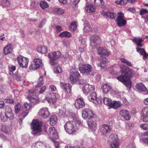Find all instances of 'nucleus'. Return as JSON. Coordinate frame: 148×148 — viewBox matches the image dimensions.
Instances as JSON below:
<instances>
[{"instance_id":"obj_1","label":"nucleus","mask_w":148,"mask_h":148,"mask_svg":"<svg viewBox=\"0 0 148 148\" xmlns=\"http://www.w3.org/2000/svg\"><path fill=\"white\" fill-rule=\"evenodd\" d=\"M103 14L104 15L112 19H115L117 16L116 13L109 12H107ZM116 21L117 24L120 27L124 26L126 24L127 21L125 19L124 14L121 12L118 13Z\"/></svg>"},{"instance_id":"obj_2","label":"nucleus","mask_w":148,"mask_h":148,"mask_svg":"<svg viewBox=\"0 0 148 148\" xmlns=\"http://www.w3.org/2000/svg\"><path fill=\"white\" fill-rule=\"evenodd\" d=\"M82 125V123L80 120L69 121L66 123L64 125V127L67 133L72 134L78 130L79 125Z\"/></svg>"},{"instance_id":"obj_3","label":"nucleus","mask_w":148,"mask_h":148,"mask_svg":"<svg viewBox=\"0 0 148 148\" xmlns=\"http://www.w3.org/2000/svg\"><path fill=\"white\" fill-rule=\"evenodd\" d=\"M0 117L1 120L3 121L12 120L14 117V115L11 108L8 106L6 107L4 113H1Z\"/></svg>"},{"instance_id":"obj_4","label":"nucleus","mask_w":148,"mask_h":148,"mask_svg":"<svg viewBox=\"0 0 148 148\" xmlns=\"http://www.w3.org/2000/svg\"><path fill=\"white\" fill-rule=\"evenodd\" d=\"M42 125L39 121L37 120H34L32 122L31 128L32 134L33 135H37L42 132Z\"/></svg>"},{"instance_id":"obj_5","label":"nucleus","mask_w":148,"mask_h":148,"mask_svg":"<svg viewBox=\"0 0 148 148\" xmlns=\"http://www.w3.org/2000/svg\"><path fill=\"white\" fill-rule=\"evenodd\" d=\"M31 104H28L27 103H24V107L23 108V112L19 116L18 119V122L20 124L24 118L27 115L29 112V110L31 108Z\"/></svg>"},{"instance_id":"obj_6","label":"nucleus","mask_w":148,"mask_h":148,"mask_svg":"<svg viewBox=\"0 0 148 148\" xmlns=\"http://www.w3.org/2000/svg\"><path fill=\"white\" fill-rule=\"evenodd\" d=\"M61 53L60 51H58L50 53L48 55V57L50 60V63L51 65H54L57 64V62L55 60L60 58Z\"/></svg>"},{"instance_id":"obj_7","label":"nucleus","mask_w":148,"mask_h":148,"mask_svg":"<svg viewBox=\"0 0 148 148\" xmlns=\"http://www.w3.org/2000/svg\"><path fill=\"white\" fill-rule=\"evenodd\" d=\"M121 73L124 75H121L119 76L123 77L124 78L130 79L134 74L135 72L128 67L123 66L121 68Z\"/></svg>"},{"instance_id":"obj_8","label":"nucleus","mask_w":148,"mask_h":148,"mask_svg":"<svg viewBox=\"0 0 148 148\" xmlns=\"http://www.w3.org/2000/svg\"><path fill=\"white\" fill-rule=\"evenodd\" d=\"M82 116L84 119L88 118L89 120L96 117V115L90 109L86 108L83 109L82 111Z\"/></svg>"},{"instance_id":"obj_9","label":"nucleus","mask_w":148,"mask_h":148,"mask_svg":"<svg viewBox=\"0 0 148 148\" xmlns=\"http://www.w3.org/2000/svg\"><path fill=\"white\" fill-rule=\"evenodd\" d=\"M92 69L91 66L89 64L83 63L80 65L79 69L81 72L84 74H88L91 72Z\"/></svg>"},{"instance_id":"obj_10","label":"nucleus","mask_w":148,"mask_h":148,"mask_svg":"<svg viewBox=\"0 0 148 148\" xmlns=\"http://www.w3.org/2000/svg\"><path fill=\"white\" fill-rule=\"evenodd\" d=\"M44 130L47 134L49 136H50L51 138L55 139H57L58 138V137L56 130L54 127H50L48 130H47V128L45 127L44 128Z\"/></svg>"},{"instance_id":"obj_11","label":"nucleus","mask_w":148,"mask_h":148,"mask_svg":"<svg viewBox=\"0 0 148 148\" xmlns=\"http://www.w3.org/2000/svg\"><path fill=\"white\" fill-rule=\"evenodd\" d=\"M17 62L20 66L22 68L27 67L29 62V59L21 56H19L16 59Z\"/></svg>"},{"instance_id":"obj_12","label":"nucleus","mask_w":148,"mask_h":148,"mask_svg":"<svg viewBox=\"0 0 148 148\" xmlns=\"http://www.w3.org/2000/svg\"><path fill=\"white\" fill-rule=\"evenodd\" d=\"M90 45L92 47H95L99 45L101 41V38L98 35L95 34L92 35L90 38Z\"/></svg>"},{"instance_id":"obj_13","label":"nucleus","mask_w":148,"mask_h":148,"mask_svg":"<svg viewBox=\"0 0 148 148\" xmlns=\"http://www.w3.org/2000/svg\"><path fill=\"white\" fill-rule=\"evenodd\" d=\"M42 64V61L40 59L35 58L33 63L29 66V69L31 71L35 70L39 68Z\"/></svg>"},{"instance_id":"obj_14","label":"nucleus","mask_w":148,"mask_h":148,"mask_svg":"<svg viewBox=\"0 0 148 148\" xmlns=\"http://www.w3.org/2000/svg\"><path fill=\"white\" fill-rule=\"evenodd\" d=\"M111 129V128L109 125L104 124L100 129V134L101 136H105L106 134L110 132Z\"/></svg>"},{"instance_id":"obj_15","label":"nucleus","mask_w":148,"mask_h":148,"mask_svg":"<svg viewBox=\"0 0 148 148\" xmlns=\"http://www.w3.org/2000/svg\"><path fill=\"white\" fill-rule=\"evenodd\" d=\"M116 78L118 80L122 82L128 88H131L132 83L130 79L124 78L121 76H118Z\"/></svg>"},{"instance_id":"obj_16","label":"nucleus","mask_w":148,"mask_h":148,"mask_svg":"<svg viewBox=\"0 0 148 148\" xmlns=\"http://www.w3.org/2000/svg\"><path fill=\"white\" fill-rule=\"evenodd\" d=\"M82 88L83 93L87 95L90 92L94 90L95 87L92 85L87 84L83 86Z\"/></svg>"},{"instance_id":"obj_17","label":"nucleus","mask_w":148,"mask_h":148,"mask_svg":"<svg viewBox=\"0 0 148 148\" xmlns=\"http://www.w3.org/2000/svg\"><path fill=\"white\" fill-rule=\"evenodd\" d=\"M32 148H50L45 143L42 142H38L33 144Z\"/></svg>"},{"instance_id":"obj_18","label":"nucleus","mask_w":148,"mask_h":148,"mask_svg":"<svg viewBox=\"0 0 148 148\" xmlns=\"http://www.w3.org/2000/svg\"><path fill=\"white\" fill-rule=\"evenodd\" d=\"M80 76V74L77 71L72 72L70 75V79L71 83L74 84Z\"/></svg>"},{"instance_id":"obj_19","label":"nucleus","mask_w":148,"mask_h":148,"mask_svg":"<svg viewBox=\"0 0 148 148\" xmlns=\"http://www.w3.org/2000/svg\"><path fill=\"white\" fill-rule=\"evenodd\" d=\"M39 115L44 118L49 116V113L48 108L46 107L43 108L41 109L39 112Z\"/></svg>"},{"instance_id":"obj_20","label":"nucleus","mask_w":148,"mask_h":148,"mask_svg":"<svg viewBox=\"0 0 148 148\" xmlns=\"http://www.w3.org/2000/svg\"><path fill=\"white\" fill-rule=\"evenodd\" d=\"M75 105L77 108H80L85 106L84 102L82 98L77 99L75 101Z\"/></svg>"},{"instance_id":"obj_21","label":"nucleus","mask_w":148,"mask_h":148,"mask_svg":"<svg viewBox=\"0 0 148 148\" xmlns=\"http://www.w3.org/2000/svg\"><path fill=\"white\" fill-rule=\"evenodd\" d=\"M120 114L126 120H129L130 118V115L128 110H122L120 112Z\"/></svg>"},{"instance_id":"obj_22","label":"nucleus","mask_w":148,"mask_h":148,"mask_svg":"<svg viewBox=\"0 0 148 148\" xmlns=\"http://www.w3.org/2000/svg\"><path fill=\"white\" fill-rule=\"evenodd\" d=\"M87 124L90 129L92 131H95L97 129V124L93 120H89L87 121Z\"/></svg>"},{"instance_id":"obj_23","label":"nucleus","mask_w":148,"mask_h":148,"mask_svg":"<svg viewBox=\"0 0 148 148\" xmlns=\"http://www.w3.org/2000/svg\"><path fill=\"white\" fill-rule=\"evenodd\" d=\"M88 99L90 101L95 104H97L99 103L97 98L96 93L95 92L90 94L88 97Z\"/></svg>"},{"instance_id":"obj_24","label":"nucleus","mask_w":148,"mask_h":148,"mask_svg":"<svg viewBox=\"0 0 148 148\" xmlns=\"http://www.w3.org/2000/svg\"><path fill=\"white\" fill-rule=\"evenodd\" d=\"M143 114V121L144 122H148V107L144 108L142 111Z\"/></svg>"},{"instance_id":"obj_25","label":"nucleus","mask_w":148,"mask_h":148,"mask_svg":"<svg viewBox=\"0 0 148 148\" xmlns=\"http://www.w3.org/2000/svg\"><path fill=\"white\" fill-rule=\"evenodd\" d=\"M135 87L139 92H145L147 90V88L145 85L141 82L137 83Z\"/></svg>"},{"instance_id":"obj_26","label":"nucleus","mask_w":148,"mask_h":148,"mask_svg":"<svg viewBox=\"0 0 148 148\" xmlns=\"http://www.w3.org/2000/svg\"><path fill=\"white\" fill-rule=\"evenodd\" d=\"M111 89V86L107 84H106L101 87L100 90L103 93H106L110 90Z\"/></svg>"},{"instance_id":"obj_27","label":"nucleus","mask_w":148,"mask_h":148,"mask_svg":"<svg viewBox=\"0 0 148 148\" xmlns=\"http://www.w3.org/2000/svg\"><path fill=\"white\" fill-rule=\"evenodd\" d=\"M97 51L99 55L106 56L110 54V52L108 50L103 48H99Z\"/></svg>"},{"instance_id":"obj_28","label":"nucleus","mask_w":148,"mask_h":148,"mask_svg":"<svg viewBox=\"0 0 148 148\" xmlns=\"http://www.w3.org/2000/svg\"><path fill=\"white\" fill-rule=\"evenodd\" d=\"M49 121L50 124L53 126L57 123L58 121V118L56 115H53L50 117Z\"/></svg>"},{"instance_id":"obj_29","label":"nucleus","mask_w":148,"mask_h":148,"mask_svg":"<svg viewBox=\"0 0 148 148\" xmlns=\"http://www.w3.org/2000/svg\"><path fill=\"white\" fill-rule=\"evenodd\" d=\"M12 51V49L11 48V44H9L7 45L4 48L3 53L4 54L7 55L10 53Z\"/></svg>"},{"instance_id":"obj_30","label":"nucleus","mask_w":148,"mask_h":148,"mask_svg":"<svg viewBox=\"0 0 148 148\" xmlns=\"http://www.w3.org/2000/svg\"><path fill=\"white\" fill-rule=\"evenodd\" d=\"M109 140L111 143L119 142L117 135L115 134H111L110 136Z\"/></svg>"},{"instance_id":"obj_31","label":"nucleus","mask_w":148,"mask_h":148,"mask_svg":"<svg viewBox=\"0 0 148 148\" xmlns=\"http://www.w3.org/2000/svg\"><path fill=\"white\" fill-rule=\"evenodd\" d=\"M110 107L114 109H117L121 105V104L120 101H113L112 102Z\"/></svg>"},{"instance_id":"obj_32","label":"nucleus","mask_w":148,"mask_h":148,"mask_svg":"<svg viewBox=\"0 0 148 148\" xmlns=\"http://www.w3.org/2000/svg\"><path fill=\"white\" fill-rule=\"evenodd\" d=\"M1 131L5 133H8L10 131V127L7 125H2L1 127Z\"/></svg>"},{"instance_id":"obj_33","label":"nucleus","mask_w":148,"mask_h":148,"mask_svg":"<svg viewBox=\"0 0 148 148\" xmlns=\"http://www.w3.org/2000/svg\"><path fill=\"white\" fill-rule=\"evenodd\" d=\"M133 41H134L137 45L138 47L143 46L141 43L143 41V40L141 38L135 37L133 39Z\"/></svg>"},{"instance_id":"obj_34","label":"nucleus","mask_w":148,"mask_h":148,"mask_svg":"<svg viewBox=\"0 0 148 148\" xmlns=\"http://www.w3.org/2000/svg\"><path fill=\"white\" fill-rule=\"evenodd\" d=\"M61 84L63 88L65 89L67 92H71V86L70 84L64 83H61Z\"/></svg>"},{"instance_id":"obj_35","label":"nucleus","mask_w":148,"mask_h":148,"mask_svg":"<svg viewBox=\"0 0 148 148\" xmlns=\"http://www.w3.org/2000/svg\"><path fill=\"white\" fill-rule=\"evenodd\" d=\"M27 98L29 99L30 101L34 104L37 103L38 101V98L36 96H35L34 97V96L29 95L27 97Z\"/></svg>"},{"instance_id":"obj_36","label":"nucleus","mask_w":148,"mask_h":148,"mask_svg":"<svg viewBox=\"0 0 148 148\" xmlns=\"http://www.w3.org/2000/svg\"><path fill=\"white\" fill-rule=\"evenodd\" d=\"M77 28V23L75 22L72 23L69 27L70 30L72 32H74L76 30Z\"/></svg>"},{"instance_id":"obj_37","label":"nucleus","mask_w":148,"mask_h":148,"mask_svg":"<svg viewBox=\"0 0 148 148\" xmlns=\"http://www.w3.org/2000/svg\"><path fill=\"white\" fill-rule=\"evenodd\" d=\"M37 51L38 52L41 53H45L47 51V48L45 46L38 47L37 48Z\"/></svg>"},{"instance_id":"obj_38","label":"nucleus","mask_w":148,"mask_h":148,"mask_svg":"<svg viewBox=\"0 0 148 148\" xmlns=\"http://www.w3.org/2000/svg\"><path fill=\"white\" fill-rule=\"evenodd\" d=\"M95 8L94 5H90L86 6V10L88 12L92 13L95 11Z\"/></svg>"},{"instance_id":"obj_39","label":"nucleus","mask_w":148,"mask_h":148,"mask_svg":"<svg viewBox=\"0 0 148 148\" xmlns=\"http://www.w3.org/2000/svg\"><path fill=\"white\" fill-rule=\"evenodd\" d=\"M0 4L3 7H8L10 5L8 0H0Z\"/></svg>"},{"instance_id":"obj_40","label":"nucleus","mask_w":148,"mask_h":148,"mask_svg":"<svg viewBox=\"0 0 148 148\" xmlns=\"http://www.w3.org/2000/svg\"><path fill=\"white\" fill-rule=\"evenodd\" d=\"M84 24V31L86 32H89L91 30L90 24L87 22H85Z\"/></svg>"},{"instance_id":"obj_41","label":"nucleus","mask_w":148,"mask_h":148,"mask_svg":"<svg viewBox=\"0 0 148 148\" xmlns=\"http://www.w3.org/2000/svg\"><path fill=\"white\" fill-rule=\"evenodd\" d=\"M128 2L127 0H117L115 1V3L117 5H125Z\"/></svg>"},{"instance_id":"obj_42","label":"nucleus","mask_w":148,"mask_h":148,"mask_svg":"<svg viewBox=\"0 0 148 148\" xmlns=\"http://www.w3.org/2000/svg\"><path fill=\"white\" fill-rule=\"evenodd\" d=\"M103 101L105 105L110 106V105L111 104L112 101H111V100L109 98L105 97L103 99Z\"/></svg>"},{"instance_id":"obj_43","label":"nucleus","mask_w":148,"mask_h":148,"mask_svg":"<svg viewBox=\"0 0 148 148\" xmlns=\"http://www.w3.org/2000/svg\"><path fill=\"white\" fill-rule=\"evenodd\" d=\"M106 62L105 60H102L99 63H98V66L100 67L101 69L106 68L107 67Z\"/></svg>"},{"instance_id":"obj_44","label":"nucleus","mask_w":148,"mask_h":148,"mask_svg":"<svg viewBox=\"0 0 148 148\" xmlns=\"http://www.w3.org/2000/svg\"><path fill=\"white\" fill-rule=\"evenodd\" d=\"M40 5L42 9H45L49 7V5L47 3L44 1H41L40 2Z\"/></svg>"},{"instance_id":"obj_45","label":"nucleus","mask_w":148,"mask_h":148,"mask_svg":"<svg viewBox=\"0 0 148 148\" xmlns=\"http://www.w3.org/2000/svg\"><path fill=\"white\" fill-rule=\"evenodd\" d=\"M59 35L62 37H70L71 36V34L67 32H63L61 33Z\"/></svg>"},{"instance_id":"obj_46","label":"nucleus","mask_w":148,"mask_h":148,"mask_svg":"<svg viewBox=\"0 0 148 148\" xmlns=\"http://www.w3.org/2000/svg\"><path fill=\"white\" fill-rule=\"evenodd\" d=\"M45 100H47V102L50 104H53L56 102V100L55 99L53 96L51 97L48 98L46 97Z\"/></svg>"},{"instance_id":"obj_47","label":"nucleus","mask_w":148,"mask_h":148,"mask_svg":"<svg viewBox=\"0 0 148 148\" xmlns=\"http://www.w3.org/2000/svg\"><path fill=\"white\" fill-rule=\"evenodd\" d=\"M43 79V77L42 76H41L40 77L38 81L40 82V83L39 82H37V84L36 86V87L37 88L39 87L43 84L44 83Z\"/></svg>"},{"instance_id":"obj_48","label":"nucleus","mask_w":148,"mask_h":148,"mask_svg":"<svg viewBox=\"0 0 148 148\" xmlns=\"http://www.w3.org/2000/svg\"><path fill=\"white\" fill-rule=\"evenodd\" d=\"M21 108V106L19 103H18L15 106V112L16 114L18 113Z\"/></svg>"},{"instance_id":"obj_49","label":"nucleus","mask_w":148,"mask_h":148,"mask_svg":"<svg viewBox=\"0 0 148 148\" xmlns=\"http://www.w3.org/2000/svg\"><path fill=\"white\" fill-rule=\"evenodd\" d=\"M119 142L111 143V148H118L119 147Z\"/></svg>"},{"instance_id":"obj_50","label":"nucleus","mask_w":148,"mask_h":148,"mask_svg":"<svg viewBox=\"0 0 148 148\" xmlns=\"http://www.w3.org/2000/svg\"><path fill=\"white\" fill-rule=\"evenodd\" d=\"M137 51L143 56L145 53H146L145 51L143 48H137Z\"/></svg>"},{"instance_id":"obj_51","label":"nucleus","mask_w":148,"mask_h":148,"mask_svg":"<svg viewBox=\"0 0 148 148\" xmlns=\"http://www.w3.org/2000/svg\"><path fill=\"white\" fill-rule=\"evenodd\" d=\"M54 71L56 73H59L62 72L60 66L55 67L54 69Z\"/></svg>"},{"instance_id":"obj_52","label":"nucleus","mask_w":148,"mask_h":148,"mask_svg":"<svg viewBox=\"0 0 148 148\" xmlns=\"http://www.w3.org/2000/svg\"><path fill=\"white\" fill-rule=\"evenodd\" d=\"M148 13V11L147 9H141L140 10V15H143L145 14Z\"/></svg>"},{"instance_id":"obj_53","label":"nucleus","mask_w":148,"mask_h":148,"mask_svg":"<svg viewBox=\"0 0 148 148\" xmlns=\"http://www.w3.org/2000/svg\"><path fill=\"white\" fill-rule=\"evenodd\" d=\"M55 11L57 12L58 14H63L64 12V10L61 8H56L55 9Z\"/></svg>"},{"instance_id":"obj_54","label":"nucleus","mask_w":148,"mask_h":148,"mask_svg":"<svg viewBox=\"0 0 148 148\" xmlns=\"http://www.w3.org/2000/svg\"><path fill=\"white\" fill-rule=\"evenodd\" d=\"M49 89L50 91H55L56 90V88L54 85H51L49 86Z\"/></svg>"},{"instance_id":"obj_55","label":"nucleus","mask_w":148,"mask_h":148,"mask_svg":"<svg viewBox=\"0 0 148 148\" xmlns=\"http://www.w3.org/2000/svg\"><path fill=\"white\" fill-rule=\"evenodd\" d=\"M140 127L145 130L148 129V124L144 123L140 125Z\"/></svg>"},{"instance_id":"obj_56","label":"nucleus","mask_w":148,"mask_h":148,"mask_svg":"<svg viewBox=\"0 0 148 148\" xmlns=\"http://www.w3.org/2000/svg\"><path fill=\"white\" fill-rule=\"evenodd\" d=\"M51 94L52 95L54 98V99H55L56 100V99H59L60 98V95L57 93H52Z\"/></svg>"},{"instance_id":"obj_57","label":"nucleus","mask_w":148,"mask_h":148,"mask_svg":"<svg viewBox=\"0 0 148 148\" xmlns=\"http://www.w3.org/2000/svg\"><path fill=\"white\" fill-rule=\"evenodd\" d=\"M80 1V0H74L72 4V6L73 7H76Z\"/></svg>"},{"instance_id":"obj_58","label":"nucleus","mask_w":148,"mask_h":148,"mask_svg":"<svg viewBox=\"0 0 148 148\" xmlns=\"http://www.w3.org/2000/svg\"><path fill=\"white\" fill-rule=\"evenodd\" d=\"M4 101L8 103H12L14 102L13 100L11 98H8L5 99Z\"/></svg>"},{"instance_id":"obj_59","label":"nucleus","mask_w":148,"mask_h":148,"mask_svg":"<svg viewBox=\"0 0 148 148\" xmlns=\"http://www.w3.org/2000/svg\"><path fill=\"white\" fill-rule=\"evenodd\" d=\"M9 69L10 72H12L13 71H14L16 69V67L14 66H9Z\"/></svg>"},{"instance_id":"obj_60","label":"nucleus","mask_w":148,"mask_h":148,"mask_svg":"<svg viewBox=\"0 0 148 148\" xmlns=\"http://www.w3.org/2000/svg\"><path fill=\"white\" fill-rule=\"evenodd\" d=\"M46 89V87L45 86H43L40 89V90L39 91V93L40 94L44 92Z\"/></svg>"},{"instance_id":"obj_61","label":"nucleus","mask_w":148,"mask_h":148,"mask_svg":"<svg viewBox=\"0 0 148 148\" xmlns=\"http://www.w3.org/2000/svg\"><path fill=\"white\" fill-rule=\"evenodd\" d=\"M79 41L82 45H84L85 43V40L84 38H81L79 39Z\"/></svg>"},{"instance_id":"obj_62","label":"nucleus","mask_w":148,"mask_h":148,"mask_svg":"<svg viewBox=\"0 0 148 148\" xmlns=\"http://www.w3.org/2000/svg\"><path fill=\"white\" fill-rule=\"evenodd\" d=\"M36 92V89H33L32 90H28V92L29 94H35Z\"/></svg>"},{"instance_id":"obj_63","label":"nucleus","mask_w":148,"mask_h":148,"mask_svg":"<svg viewBox=\"0 0 148 148\" xmlns=\"http://www.w3.org/2000/svg\"><path fill=\"white\" fill-rule=\"evenodd\" d=\"M45 23V21L44 20H42L40 22V24L38 26V27L40 28L42 27L43 26Z\"/></svg>"},{"instance_id":"obj_64","label":"nucleus","mask_w":148,"mask_h":148,"mask_svg":"<svg viewBox=\"0 0 148 148\" xmlns=\"http://www.w3.org/2000/svg\"><path fill=\"white\" fill-rule=\"evenodd\" d=\"M125 64L131 67H132V64L131 62L128 61V60H127L126 63H125Z\"/></svg>"}]
</instances>
